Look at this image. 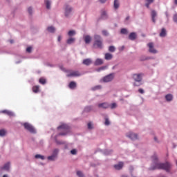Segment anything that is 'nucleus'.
<instances>
[{
	"instance_id": "1",
	"label": "nucleus",
	"mask_w": 177,
	"mask_h": 177,
	"mask_svg": "<svg viewBox=\"0 0 177 177\" xmlns=\"http://www.w3.org/2000/svg\"><path fill=\"white\" fill-rule=\"evenodd\" d=\"M152 161L155 163V167L151 169H165V171H169L172 165L169 162L166 163H157L158 158L157 155H153L152 156Z\"/></svg>"
},
{
	"instance_id": "2",
	"label": "nucleus",
	"mask_w": 177,
	"mask_h": 177,
	"mask_svg": "<svg viewBox=\"0 0 177 177\" xmlns=\"http://www.w3.org/2000/svg\"><path fill=\"white\" fill-rule=\"evenodd\" d=\"M93 47L98 49H103V39L100 35H94Z\"/></svg>"
},
{
	"instance_id": "3",
	"label": "nucleus",
	"mask_w": 177,
	"mask_h": 177,
	"mask_svg": "<svg viewBox=\"0 0 177 177\" xmlns=\"http://www.w3.org/2000/svg\"><path fill=\"white\" fill-rule=\"evenodd\" d=\"M23 126L24 127L25 129L30 132V133H37V131H35V129L34 128V127H32V125H31V124L28 122H25L24 123Z\"/></svg>"
},
{
	"instance_id": "4",
	"label": "nucleus",
	"mask_w": 177,
	"mask_h": 177,
	"mask_svg": "<svg viewBox=\"0 0 177 177\" xmlns=\"http://www.w3.org/2000/svg\"><path fill=\"white\" fill-rule=\"evenodd\" d=\"M58 129H65V131H66V133H59V136H64L65 135H67V132L68 131L69 127H68V125L64 124L59 126Z\"/></svg>"
},
{
	"instance_id": "5",
	"label": "nucleus",
	"mask_w": 177,
	"mask_h": 177,
	"mask_svg": "<svg viewBox=\"0 0 177 177\" xmlns=\"http://www.w3.org/2000/svg\"><path fill=\"white\" fill-rule=\"evenodd\" d=\"M114 79V74H109L103 78L104 82H110Z\"/></svg>"
},
{
	"instance_id": "6",
	"label": "nucleus",
	"mask_w": 177,
	"mask_h": 177,
	"mask_svg": "<svg viewBox=\"0 0 177 177\" xmlns=\"http://www.w3.org/2000/svg\"><path fill=\"white\" fill-rule=\"evenodd\" d=\"M80 75H81V74L78 71H69L66 77H80Z\"/></svg>"
},
{
	"instance_id": "7",
	"label": "nucleus",
	"mask_w": 177,
	"mask_h": 177,
	"mask_svg": "<svg viewBox=\"0 0 177 177\" xmlns=\"http://www.w3.org/2000/svg\"><path fill=\"white\" fill-rule=\"evenodd\" d=\"M127 138H129V139H131V140H136V139H138V135L132 132H129L127 134Z\"/></svg>"
},
{
	"instance_id": "8",
	"label": "nucleus",
	"mask_w": 177,
	"mask_h": 177,
	"mask_svg": "<svg viewBox=\"0 0 177 177\" xmlns=\"http://www.w3.org/2000/svg\"><path fill=\"white\" fill-rule=\"evenodd\" d=\"M148 47L149 48L150 53H157V50L154 48V44L153 43H149Z\"/></svg>"
},
{
	"instance_id": "9",
	"label": "nucleus",
	"mask_w": 177,
	"mask_h": 177,
	"mask_svg": "<svg viewBox=\"0 0 177 177\" xmlns=\"http://www.w3.org/2000/svg\"><path fill=\"white\" fill-rule=\"evenodd\" d=\"M133 80L136 82H141L142 81V74H134L133 75Z\"/></svg>"
},
{
	"instance_id": "10",
	"label": "nucleus",
	"mask_w": 177,
	"mask_h": 177,
	"mask_svg": "<svg viewBox=\"0 0 177 177\" xmlns=\"http://www.w3.org/2000/svg\"><path fill=\"white\" fill-rule=\"evenodd\" d=\"M71 12H73V8L68 6H66L65 8V16L67 17L70 15V13H71Z\"/></svg>"
},
{
	"instance_id": "11",
	"label": "nucleus",
	"mask_w": 177,
	"mask_h": 177,
	"mask_svg": "<svg viewBox=\"0 0 177 177\" xmlns=\"http://www.w3.org/2000/svg\"><path fill=\"white\" fill-rule=\"evenodd\" d=\"M109 107H110V104H109L107 102L98 104L99 109H109Z\"/></svg>"
},
{
	"instance_id": "12",
	"label": "nucleus",
	"mask_w": 177,
	"mask_h": 177,
	"mask_svg": "<svg viewBox=\"0 0 177 177\" xmlns=\"http://www.w3.org/2000/svg\"><path fill=\"white\" fill-rule=\"evenodd\" d=\"M82 64H84V66H90V64H92V59L90 58H87L83 60Z\"/></svg>"
},
{
	"instance_id": "13",
	"label": "nucleus",
	"mask_w": 177,
	"mask_h": 177,
	"mask_svg": "<svg viewBox=\"0 0 177 177\" xmlns=\"http://www.w3.org/2000/svg\"><path fill=\"white\" fill-rule=\"evenodd\" d=\"M122 167H124V162H120L118 165H114V168L120 171V169H122Z\"/></svg>"
},
{
	"instance_id": "14",
	"label": "nucleus",
	"mask_w": 177,
	"mask_h": 177,
	"mask_svg": "<svg viewBox=\"0 0 177 177\" xmlns=\"http://www.w3.org/2000/svg\"><path fill=\"white\" fill-rule=\"evenodd\" d=\"M84 39L85 44H91V41H92V37L89 35H86L84 37Z\"/></svg>"
},
{
	"instance_id": "15",
	"label": "nucleus",
	"mask_w": 177,
	"mask_h": 177,
	"mask_svg": "<svg viewBox=\"0 0 177 177\" xmlns=\"http://www.w3.org/2000/svg\"><path fill=\"white\" fill-rule=\"evenodd\" d=\"M157 17V12L156 10H152L151 11V18H152V21L153 23H156V17Z\"/></svg>"
},
{
	"instance_id": "16",
	"label": "nucleus",
	"mask_w": 177,
	"mask_h": 177,
	"mask_svg": "<svg viewBox=\"0 0 177 177\" xmlns=\"http://www.w3.org/2000/svg\"><path fill=\"white\" fill-rule=\"evenodd\" d=\"M136 37L137 35L136 32H131L129 35V39H131V41H135V39H136Z\"/></svg>"
},
{
	"instance_id": "17",
	"label": "nucleus",
	"mask_w": 177,
	"mask_h": 177,
	"mask_svg": "<svg viewBox=\"0 0 177 177\" xmlns=\"http://www.w3.org/2000/svg\"><path fill=\"white\" fill-rule=\"evenodd\" d=\"M95 66H102L103 64V59L98 58L95 60L94 63Z\"/></svg>"
},
{
	"instance_id": "18",
	"label": "nucleus",
	"mask_w": 177,
	"mask_h": 177,
	"mask_svg": "<svg viewBox=\"0 0 177 177\" xmlns=\"http://www.w3.org/2000/svg\"><path fill=\"white\" fill-rule=\"evenodd\" d=\"M109 17V16L107 15V12H106V11L103 10L101 12V19H102L103 20H106V19H107Z\"/></svg>"
},
{
	"instance_id": "19",
	"label": "nucleus",
	"mask_w": 177,
	"mask_h": 177,
	"mask_svg": "<svg viewBox=\"0 0 177 177\" xmlns=\"http://www.w3.org/2000/svg\"><path fill=\"white\" fill-rule=\"evenodd\" d=\"M68 86L70 89H75V88H77V83H75V82H71Z\"/></svg>"
},
{
	"instance_id": "20",
	"label": "nucleus",
	"mask_w": 177,
	"mask_h": 177,
	"mask_svg": "<svg viewBox=\"0 0 177 177\" xmlns=\"http://www.w3.org/2000/svg\"><path fill=\"white\" fill-rule=\"evenodd\" d=\"M154 3V0H145V6L146 8H150V5H151V3Z\"/></svg>"
},
{
	"instance_id": "21",
	"label": "nucleus",
	"mask_w": 177,
	"mask_h": 177,
	"mask_svg": "<svg viewBox=\"0 0 177 177\" xmlns=\"http://www.w3.org/2000/svg\"><path fill=\"white\" fill-rule=\"evenodd\" d=\"M104 59L105 60H111V59H113V55L109 53H105Z\"/></svg>"
},
{
	"instance_id": "22",
	"label": "nucleus",
	"mask_w": 177,
	"mask_h": 177,
	"mask_svg": "<svg viewBox=\"0 0 177 177\" xmlns=\"http://www.w3.org/2000/svg\"><path fill=\"white\" fill-rule=\"evenodd\" d=\"M165 99L167 102H171L172 99H174V96L172 95V94H167L165 96Z\"/></svg>"
},
{
	"instance_id": "23",
	"label": "nucleus",
	"mask_w": 177,
	"mask_h": 177,
	"mask_svg": "<svg viewBox=\"0 0 177 177\" xmlns=\"http://www.w3.org/2000/svg\"><path fill=\"white\" fill-rule=\"evenodd\" d=\"M114 9H118L120 8V1L115 0L113 3Z\"/></svg>"
},
{
	"instance_id": "24",
	"label": "nucleus",
	"mask_w": 177,
	"mask_h": 177,
	"mask_svg": "<svg viewBox=\"0 0 177 177\" xmlns=\"http://www.w3.org/2000/svg\"><path fill=\"white\" fill-rule=\"evenodd\" d=\"M167 35V30H165V28H162V30L160 33V37H164Z\"/></svg>"
},
{
	"instance_id": "25",
	"label": "nucleus",
	"mask_w": 177,
	"mask_h": 177,
	"mask_svg": "<svg viewBox=\"0 0 177 177\" xmlns=\"http://www.w3.org/2000/svg\"><path fill=\"white\" fill-rule=\"evenodd\" d=\"M66 42L68 45H71V44H74V42H75V38L71 37L67 40Z\"/></svg>"
},
{
	"instance_id": "26",
	"label": "nucleus",
	"mask_w": 177,
	"mask_h": 177,
	"mask_svg": "<svg viewBox=\"0 0 177 177\" xmlns=\"http://www.w3.org/2000/svg\"><path fill=\"white\" fill-rule=\"evenodd\" d=\"M34 93H38L39 92V86H34L32 87Z\"/></svg>"
},
{
	"instance_id": "27",
	"label": "nucleus",
	"mask_w": 177,
	"mask_h": 177,
	"mask_svg": "<svg viewBox=\"0 0 177 177\" xmlns=\"http://www.w3.org/2000/svg\"><path fill=\"white\" fill-rule=\"evenodd\" d=\"M10 167V162H7L3 167V169H5L6 171H9V168Z\"/></svg>"
},
{
	"instance_id": "28",
	"label": "nucleus",
	"mask_w": 177,
	"mask_h": 177,
	"mask_svg": "<svg viewBox=\"0 0 177 177\" xmlns=\"http://www.w3.org/2000/svg\"><path fill=\"white\" fill-rule=\"evenodd\" d=\"M39 84H41V85H45L46 84V80L45 78L41 77L39 80Z\"/></svg>"
},
{
	"instance_id": "29",
	"label": "nucleus",
	"mask_w": 177,
	"mask_h": 177,
	"mask_svg": "<svg viewBox=\"0 0 177 177\" xmlns=\"http://www.w3.org/2000/svg\"><path fill=\"white\" fill-rule=\"evenodd\" d=\"M2 113H3L4 114H7V115H10V116L13 115V113L8 110H3L2 111Z\"/></svg>"
},
{
	"instance_id": "30",
	"label": "nucleus",
	"mask_w": 177,
	"mask_h": 177,
	"mask_svg": "<svg viewBox=\"0 0 177 177\" xmlns=\"http://www.w3.org/2000/svg\"><path fill=\"white\" fill-rule=\"evenodd\" d=\"M45 3L47 9H50V1L49 0H45Z\"/></svg>"
},
{
	"instance_id": "31",
	"label": "nucleus",
	"mask_w": 177,
	"mask_h": 177,
	"mask_svg": "<svg viewBox=\"0 0 177 177\" xmlns=\"http://www.w3.org/2000/svg\"><path fill=\"white\" fill-rule=\"evenodd\" d=\"M48 31L49 32H54L55 31V29L53 26H49L48 28H47Z\"/></svg>"
},
{
	"instance_id": "32",
	"label": "nucleus",
	"mask_w": 177,
	"mask_h": 177,
	"mask_svg": "<svg viewBox=\"0 0 177 177\" xmlns=\"http://www.w3.org/2000/svg\"><path fill=\"white\" fill-rule=\"evenodd\" d=\"M56 157L57 156H55V155L50 156L48 157V160H49L50 161H55V160H56Z\"/></svg>"
},
{
	"instance_id": "33",
	"label": "nucleus",
	"mask_w": 177,
	"mask_h": 177,
	"mask_svg": "<svg viewBox=\"0 0 177 177\" xmlns=\"http://www.w3.org/2000/svg\"><path fill=\"white\" fill-rule=\"evenodd\" d=\"M6 135V131L5 129L0 130V136H5Z\"/></svg>"
},
{
	"instance_id": "34",
	"label": "nucleus",
	"mask_w": 177,
	"mask_h": 177,
	"mask_svg": "<svg viewBox=\"0 0 177 177\" xmlns=\"http://www.w3.org/2000/svg\"><path fill=\"white\" fill-rule=\"evenodd\" d=\"M35 158H40L41 160H45V156L39 155V154H37L35 155Z\"/></svg>"
},
{
	"instance_id": "35",
	"label": "nucleus",
	"mask_w": 177,
	"mask_h": 177,
	"mask_svg": "<svg viewBox=\"0 0 177 177\" xmlns=\"http://www.w3.org/2000/svg\"><path fill=\"white\" fill-rule=\"evenodd\" d=\"M68 35L69 37H73V35H75V30H70L68 32Z\"/></svg>"
},
{
	"instance_id": "36",
	"label": "nucleus",
	"mask_w": 177,
	"mask_h": 177,
	"mask_svg": "<svg viewBox=\"0 0 177 177\" xmlns=\"http://www.w3.org/2000/svg\"><path fill=\"white\" fill-rule=\"evenodd\" d=\"M58 153H59V149H54V151L53 152V156H55V157H57Z\"/></svg>"
},
{
	"instance_id": "37",
	"label": "nucleus",
	"mask_w": 177,
	"mask_h": 177,
	"mask_svg": "<svg viewBox=\"0 0 177 177\" xmlns=\"http://www.w3.org/2000/svg\"><path fill=\"white\" fill-rule=\"evenodd\" d=\"M109 52H115V47H114L113 46H111L109 48Z\"/></svg>"
},
{
	"instance_id": "38",
	"label": "nucleus",
	"mask_w": 177,
	"mask_h": 177,
	"mask_svg": "<svg viewBox=\"0 0 177 177\" xmlns=\"http://www.w3.org/2000/svg\"><path fill=\"white\" fill-rule=\"evenodd\" d=\"M120 32L121 34H128V30L126 28H122Z\"/></svg>"
},
{
	"instance_id": "39",
	"label": "nucleus",
	"mask_w": 177,
	"mask_h": 177,
	"mask_svg": "<svg viewBox=\"0 0 177 177\" xmlns=\"http://www.w3.org/2000/svg\"><path fill=\"white\" fill-rule=\"evenodd\" d=\"M102 35H104L105 37H107V35H109V32H107V30H104L102 31Z\"/></svg>"
},
{
	"instance_id": "40",
	"label": "nucleus",
	"mask_w": 177,
	"mask_h": 177,
	"mask_svg": "<svg viewBox=\"0 0 177 177\" xmlns=\"http://www.w3.org/2000/svg\"><path fill=\"white\" fill-rule=\"evenodd\" d=\"M77 175L79 177H84V174H82V171H77Z\"/></svg>"
},
{
	"instance_id": "41",
	"label": "nucleus",
	"mask_w": 177,
	"mask_h": 177,
	"mask_svg": "<svg viewBox=\"0 0 177 177\" xmlns=\"http://www.w3.org/2000/svg\"><path fill=\"white\" fill-rule=\"evenodd\" d=\"M28 12L29 15H32V8L29 7L28 8Z\"/></svg>"
},
{
	"instance_id": "42",
	"label": "nucleus",
	"mask_w": 177,
	"mask_h": 177,
	"mask_svg": "<svg viewBox=\"0 0 177 177\" xmlns=\"http://www.w3.org/2000/svg\"><path fill=\"white\" fill-rule=\"evenodd\" d=\"M173 20H174V23H177V14H175L173 16Z\"/></svg>"
},
{
	"instance_id": "43",
	"label": "nucleus",
	"mask_w": 177,
	"mask_h": 177,
	"mask_svg": "<svg viewBox=\"0 0 177 177\" xmlns=\"http://www.w3.org/2000/svg\"><path fill=\"white\" fill-rule=\"evenodd\" d=\"M105 125H110V121L109 120V118H105Z\"/></svg>"
},
{
	"instance_id": "44",
	"label": "nucleus",
	"mask_w": 177,
	"mask_h": 177,
	"mask_svg": "<svg viewBox=\"0 0 177 177\" xmlns=\"http://www.w3.org/2000/svg\"><path fill=\"white\" fill-rule=\"evenodd\" d=\"M115 107H117V104H115V103H113V104H111V109H115Z\"/></svg>"
},
{
	"instance_id": "45",
	"label": "nucleus",
	"mask_w": 177,
	"mask_h": 177,
	"mask_svg": "<svg viewBox=\"0 0 177 177\" xmlns=\"http://www.w3.org/2000/svg\"><path fill=\"white\" fill-rule=\"evenodd\" d=\"M32 48L31 47H28L26 48V52H28V53H31V50H32Z\"/></svg>"
},
{
	"instance_id": "46",
	"label": "nucleus",
	"mask_w": 177,
	"mask_h": 177,
	"mask_svg": "<svg viewBox=\"0 0 177 177\" xmlns=\"http://www.w3.org/2000/svg\"><path fill=\"white\" fill-rule=\"evenodd\" d=\"M71 154L75 155L77 154V150L76 149H72L71 151Z\"/></svg>"
},
{
	"instance_id": "47",
	"label": "nucleus",
	"mask_w": 177,
	"mask_h": 177,
	"mask_svg": "<svg viewBox=\"0 0 177 177\" xmlns=\"http://www.w3.org/2000/svg\"><path fill=\"white\" fill-rule=\"evenodd\" d=\"M138 92L142 95H143V93H145V90H143L142 88H139Z\"/></svg>"
},
{
	"instance_id": "48",
	"label": "nucleus",
	"mask_w": 177,
	"mask_h": 177,
	"mask_svg": "<svg viewBox=\"0 0 177 177\" xmlns=\"http://www.w3.org/2000/svg\"><path fill=\"white\" fill-rule=\"evenodd\" d=\"M140 85H142L141 83H138V84L136 83V82H134V83H133V86H140Z\"/></svg>"
},
{
	"instance_id": "49",
	"label": "nucleus",
	"mask_w": 177,
	"mask_h": 177,
	"mask_svg": "<svg viewBox=\"0 0 177 177\" xmlns=\"http://www.w3.org/2000/svg\"><path fill=\"white\" fill-rule=\"evenodd\" d=\"M106 68V66L101 67L97 70V71H102V70H104Z\"/></svg>"
},
{
	"instance_id": "50",
	"label": "nucleus",
	"mask_w": 177,
	"mask_h": 177,
	"mask_svg": "<svg viewBox=\"0 0 177 177\" xmlns=\"http://www.w3.org/2000/svg\"><path fill=\"white\" fill-rule=\"evenodd\" d=\"M88 129H92V124L88 123Z\"/></svg>"
},
{
	"instance_id": "51",
	"label": "nucleus",
	"mask_w": 177,
	"mask_h": 177,
	"mask_svg": "<svg viewBox=\"0 0 177 177\" xmlns=\"http://www.w3.org/2000/svg\"><path fill=\"white\" fill-rule=\"evenodd\" d=\"M57 145H63V142L62 141H56Z\"/></svg>"
},
{
	"instance_id": "52",
	"label": "nucleus",
	"mask_w": 177,
	"mask_h": 177,
	"mask_svg": "<svg viewBox=\"0 0 177 177\" xmlns=\"http://www.w3.org/2000/svg\"><path fill=\"white\" fill-rule=\"evenodd\" d=\"M58 42H60L62 41V36H58Z\"/></svg>"
},
{
	"instance_id": "53",
	"label": "nucleus",
	"mask_w": 177,
	"mask_h": 177,
	"mask_svg": "<svg viewBox=\"0 0 177 177\" xmlns=\"http://www.w3.org/2000/svg\"><path fill=\"white\" fill-rule=\"evenodd\" d=\"M100 88H102V86H97L95 87V89H100Z\"/></svg>"
},
{
	"instance_id": "54",
	"label": "nucleus",
	"mask_w": 177,
	"mask_h": 177,
	"mask_svg": "<svg viewBox=\"0 0 177 177\" xmlns=\"http://www.w3.org/2000/svg\"><path fill=\"white\" fill-rule=\"evenodd\" d=\"M106 0H100V1L101 2V3H104V2H106Z\"/></svg>"
},
{
	"instance_id": "55",
	"label": "nucleus",
	"mask_w": 177,
	"mask_h": 177,
	"mask_svg": "<svg viewBox=\"0 0 177 177\" xmlns=\"http://www.w3.org/2000/svg\"><path fill=\"white\" fill-rule=\"evenodd\" d=\"M174 3L177 5V0H174Z\"/></svg>"
},
{
	"instance_id": "56",
	"label": "nucleus",
	"mask_w": 177,
	"mask_h": 177,
	"mask_svg": "<svg viewBox=\"0 0 177 177\" xmlns=\"http://www.w3.org/2000/svg\"><path fill=\"white\" fill-rule=\"evenodd\" d=\"M122 177H128V176H127V175H123V176H122Z\"/></svg>"
},
{
	"instance_id": "57",
	"label": "nucleus",
	"mask_w": 177,
	"mask_h": 177,
	"mask_svg": "<svg viewBox=\"0 0 177 177\" xmlns=\"http://www.w3.org/2000/svg\"><path fill=\"white\" fill-rule=\"evenodd\" d=\"M10 44H13V40L10 41Z\"/></svg>"
},
{
	"instance_id": "58",
	"label": "nucleus",
	"mask_w": 177,
	"mask_h": 177,
	"mask_svg": "<svg viewBox=\"0 0 177 177\" xmlns=\"http://www.w3.org/2000/svg\"><path fill=\"white\" fill-rule=\"evenodd\" d=\"M129 19V17H126V20H128Z\"/></svg>"
},
{
	"instance_id": "59",
	"label": "nucleus",
	"mask_w": 177,
	"mask_h": 177,
	"mask_svg": "<svg viewBox=\"0 0 177 177\" xmlns=\"http://www.w3.org/2000/svg\"><path fill=\"white\" fill-rule=\"evenodd\" d=\"M166 16L167 17H168V12H166Z\"/></svg>"
},
{
	"instance_id": "60",
	"label": "nucleus",
	"mask_w": 177,
	"mask_h": 177,
	"mask_svg": "<svg viewBox=\"0 0 177 177\" xmlns=\"http://www.w3.org/2000/svg\"><path fill=\"white\" fill-rule=\"evenodd\" d=\"M3 177H8V176L7 175H3Z\"/></svg>"
},
{
	"instance_id": "61",
	"label": "nucleus",
	"mask_w": 177,
	"mask_h": 177,
	"mask_svg": "<svg viewBox=\"0 0 177 177\" xmlns=\"http://www.w3.org/2000/svg\"><path fill=\"white\" fill-rule=\"evenodd\" d=\"M154 139H155V140H157V138H155Z\"/></svg>"
},
{
	"instance_id": "62",
	"label": "nucleus",
	"mask_w": 177,
	"mask_h": 177,
	"mask_svg": "<svg viewBox=\"0 0 177 177\" xmlns=\"http://www.w3.org/2000/svg\"><path fill=\"white\" fill-rule=\"evenodd\" d=\"M122 49H124V46L122 47Z\"/></svg>"
},
{
	"instance_id": "63",
	"label": "nucleus",
	"mask_w": 177,
	"mask_h": 177,
	"mask_svg": "<svg viewBox=\"0 0 177 177\" xmlns=\"http://www.w3.org/2000/svg\"><path fill=\"white\" fill-rule=\"evenodd\" d=\"M86 110H88V108H86Z\"/></svg>"
}]
</instances>
